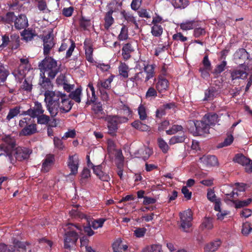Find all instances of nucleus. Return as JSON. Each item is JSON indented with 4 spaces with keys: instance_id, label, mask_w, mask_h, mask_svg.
I'll list each match as a JSON object with an SVG mask.
<instances>
[{
    "instance_id": "obj_48",
    "label": "nucleus",
    "mask_w": 252,
    "mask_h": 252,
    "mask_svg": "<svg viewBox=\"0 0 252 252\" xmlns=\"http://www.w3.org/2000/svg\"><path fill=\"white\" fill-rule=\"evenodd\" d=\"M138 112L139 118L141 120L143 121L147 119V115L145 107L143 104H140L138 108Z\"/></svg>"
},
{
    "instance_id": "obj_49",
    "label": "nucleus",
    "mask_w": 252,
    "mask_h": 252,
    "mask_svg": "<svg viewBox=\"0 0 252 252\" xmlns=\"http://www.w3.org/2000/svg\"><path fill=\"white\" fill-rule=\"evenodd\" d=\"M206 34V31L204 28H197L193 31V35L195 38H200L204 36Z\"/></svg>"
},
{
    "instance_id": "obj_63",
    "label": "nucleus",
    "mask_w": 252,
    "mask_h": 252,
    "mask_svg": "<svg viewBox=\"0 0 252 252\" xmlns=\"http://www.w3.org/2000/svg\"><path fill=\"white\" fill-rule=\"evenodd\" d=\"M234 138L232 135H228L222 143L220 144L219 147H223L230 145L233 141Z\"/></svg>"
},
{
    "instance_id": "obj_50",
    "label": "nucleus",
    "mask_w": 252,
    "mask_h": 252,
    "mask_svg": "<svg viewBox=\"0 0 252 252\" xmlns=\"http://www.w3.org/2000/svg\"><path fill=\"white\" fill-rule=\"evenodd\" d=\"M252 231L250 222L246 221L244 222L242 225V233L243 235L247 236Z\"/></svg>"
},
{
    "instance_id": "obj_28",
    "label": "nucleus",
    "mask_w": 252,
    "mask_h": 252,
    "mask_svg": "<svg viewBox=\"0 0 252 252\" xmlns=\"http://www.w3.org/2000/svg\"><path fill=\"white\" fill-rule=\"evenodd\" d=\"M40 79L39 84L44 90H48L52 88L53 84L49 78L46 77L43 74H40Z\"/></svg>"
},
{
    "instance_id": "obj_62",
    "label": "nucleus",
    "mask_w": 252,
    "mask_h": 252,
    "mask_svg": "<svg viewBox=\"0 0 252 252\" xmlns=\"http://www.w3.org/2000/svg\"><path fill=\"white\" fill-rule=\"evenodd\" d=\"M1 40L2 43L0 44V51H1L4 47H6L10 42L9 36L6 34L1 36Z\"/></svg>"
},
{
    "instance_id": "obj_5",
    "label": "nucleus",
    "mask_w": 252,
    "mask_h": 252,
    "mask_svg": "<svg viewBox=\"0 0 252 252\" xmlns=\"http://www.w3.org/2000/svg\"><path fill=\"white\" fill-rule=\"evenodd\" d=\"M20 64L15 69L12 74L16 80L21 82L26 76V73L31 68V64L28 58H21L20 59Z\"/></svg>"
},
{
    "instance_id": "obj_8",
    "label": "nucleus",
    "mask_w": 252,
    "mask_h": 252,
    "mask_svg": "<svg viewBox=\"0 0 252 252\" xmlns=\"http://www.w3.org/2000/svg\"><path fill=\"white\" fill-rule=\"evenodd\" d=\"M180 216L181 227L185 232H189L192 220V212L190 210L185 211L183 213H180Z\"/></svg>"
},
{
    "instance_id": "obj_12",
    "label": "nucleus",
    "mask_w": 252,
    "mask_h": 252,
    "mask_svg": "<svg viewBox=\"0 0 252 252\" xmlns=\"http://www.w3.org/2000/svg\"><path fill=\"white\" fill-rule=\"evenodd\" d=\"M194 125L195 126V133L197 135L202 136L209 133L210 127L203 118L201 121H195Z\"/></svg>"
},
{
    "instance_id": "obj_59",
    "label": "nucleus",
    "mask_w": 252,
    "mask_h": 252,
    "mask_svg": "<svg viewBox=\"0 0 252 252\" xmlns=\"http://www.w3.org/2000/svg\"><path fill=\"white\" fill-rule=\"evenodd\" d=\"M127 29L125 26H123L121 30L120 33L118 36V38L120 40H124L127 38Z\"/></svg>"
},
{
    "instance_id": "obj_21",
    "label": "nucleus",
    "mask_w": 252,
    "mask_h": 252,
    "mask_svg": "<svg viewBox=\"0 0 252 252\" xmlns=\"http://www.w3.org/2000/svg\"><path fill=\"white\" fill-rule=\"evenodd\" d=\"M86 92L88 96V101L89 103H94L96 102L97 97L95 93V89L93 86L92 83L90 82L88 84L86 89Z\"/></svg>"
},
{
    "instance_id": "obj_25",
    "label": "nucleus",
    "mask_w": 252,
    "mask_h": 252,
    "mask_svg": "<svg viewBox=\"0 0 252 252\" xmlns=\"http://www.w3.org/2000/svg\"><path fill=\"white\" fill-rule=\"evenodd\" d=\"M169 85L168 81L162 77H159L156 84V89L159 93H164L167 90Z\"/></svg>"
},
{
    "instance_id": "obj_4",
    "label": "nucleus",
    "mask_w": 252,
    "mask_h": 252,
    "mask_svg": "<svg viewBox=\"0 0 252 252\" xmlns=\"http://www.w3.org/2000/svg\"><path fill=\"white\" fill-rule=\"evenodd\" d=\"M111 154L113 155V160L116 167V172L118 175L122 179L124 168L125 158L122 150L116 148V145L111 141Z\"/></svg>"
},
{
    "instance_id": "obj_44",
    "label": "nucleus",
    "mask_w": 252,
    "mask_h": 252,
    "mask_svg": "<svg viewBox=\"0 0 252 252\" xmlns=\"http://www.w3.org/2000/svg\"><path fill=\"white\" fill-rule=\"evenodd\" d=\"M186 136L183 134V135H175L172 137L169 141V144L170 145H174L177 143H183L184 142L186 139Z\"/></svg>"
},
{
    "instance_id": "obj_13",
    "label": "nucleus",
    "mask_w": 252,
    "mask_h": 252,
    "mask_svg": "<svg viewBox=\"0 0 252 252\" xmlns=\"http://www.w3.org/2000/svg\"><path fill=\"white\" fill-rule=\"evenodd\" d=\"M42 39L43 41L44 54L47 55L54 45L52 33L50 32L48 33L42 38Z\"/></svg>"
},
{
    "instance_id": "obj_11",
    "label": "nucleus",
    "mask_w": 252,
    "mask_h": 252,
    "mask_svg": "<svg viewBox=\"0 0 252 252\" xmlns=\"http://www.w3.org/2000/svg\"><path fill=\"white\" fill-rule=\"evenodd\" d=\"M67 164L70 170V173L68 176L76 175L78 173V169L79 164L78 156L77 154L69 156Z\"/></svg>"
},
{
    "instance_id": "obj_17",
    "label": "nucleus",
    "mask_w": 252,
    "mask_h": 252,
    "mask_svg": "<svg viewBox=\"0 0 252 252\" xmlns=\"http://www.w3.org/2000/svg\"><path fill=\"white\" fill-rule=\"evenodd\" d=\"M14 26L16 29L21 30L28 26V21L24 14H20L15 19Z\"/></svg>"
},
{
    "instance_id": "obj_47",
    "label": "nucleus",
    "mask_w": 252,
    "mask_h": 252,
    "mask_svg": "<svg viewBox=\"0 0 252 252\" xmlns=\"http://www.w3.org/2000/svg\"><path fill=\"white\" fill-rule=\"evenodd\" d=\"M183 130V127L182 126L174 125H173L169 129L166 130V133L168 135H173L179 131H182Z\"/></svg>"
},
{
    "instance_id": "obj_36",
    "label": "nucleus",
    "mask_w": 252,
    "mask_h": 252,
    "mask_svg": "<svg viewBox=\"0 0 252 252\" xmlns=\"http://www.w3.org/2000/svg\"><path fill=\"white\" fill-rule=\"evenodd\" d=\"M195 20H187L180 24V29L183 31H188L193 29L195 27Z\"/></svg>"
},
{
    "instance_id": "obj_26",
    "label": "nucleus",
    "mask_w": 252,
    "mask_h": 252,
    "mask_svg": "<svg viewBox=\"0 0 252 252\" xmlns=\"http://www.w3.org/2000/svg\"><path fill=\"white\" fill-rule=\"evenodd\" d=\"M21 127H23V129L20 133L21 135H30L35 133L37 131L36 124L32 123L26 125L25 126Z\"/></svg>"
},
{
    "instance_id": "obj_57",
    "label": "nucleus",
    "mask_w": 252,
    "mask_h": 252,
    "mask_svg": "<svg viewBox=\"0 0 252 252\" xmlns=\"http://www.w3.org/2000/svg\"><path fill=\"white\" fill-rule=\"evenodd\" d=\"M146 230L144 227L136 228L134 231V235L137 238L143 237L145 235Z\"/></svg>"
},
{
    "instance_id": "obj_51",
    "label": "nucleus",
    "mask_w": 252,
    "mask_h": 252,
    "mask_svg": "<svg viewBox=\"0 0 252 252\" xmlns=\"http://www.w3.org/2000/svg\"><path fill=\"white\" fill-rule=\"evenodd\" d=\"M105 220H106L103 218L94 220L92 222V226L94 229L101 227Z\"/></svg>"
},
{
    "instance_id": "obj_29",
    "label": "nucleus",
    "mask_w": 252,
    "mask_h": 252,
    "mask_svg": "<svg viewBox=\"0 0 252 252\" xmlns=\"http://www.w3.org/2000/svg\"><path fill=\"white\" fill-rule=\"evenodd\" d=\"M134 51L133 47L129 43L125 44L122 48V55L125 60H128L131 57V53Z\"/></svg>"
},
{
    "instance_id": "obj_34",
    "label": "nucleus",
    "mask_w": 252,
    "mask_h": 252,
    "mask_svg": "<svg viewBox=\"0 0 252 252\" xmlns=\"http://www.w3.org/2000/svg\"><path fill=\"white\" fill-rule=\"evenodd\" d=\"M119 74L124 78H127L128 76L129 67L125 63H121L118 67Z\"/></svg>"
},
{
    "instance_id": "obj_9",
    "label": "nucleus",
    "mask_w": 252,
    "mask_h": 252,
    "mask_svg": "<svg viewBox=\"0 0 252 252\" xmlns=\"http://www.w3.org/2000/svg\"><path fill=\"white\" fill-rule=\"evenodd\" d=\"M32 153V151L28 148L19 147L14 149L13 151L12 157L14 156L15 158L19 160L22 161L28 159L30 154ZM12 159V163H13L14 159Z\"/></svg>"
},
{
    "instance_id": "obj_61",
    "label": "nucleus",
    "mask_w": 252,
    "mask_h": 252,
    "mask_svg": "<svg viewBox=\"0 0 252 252\" xmlns=\"http://www.w3.org/2000/svg\"><path fill=\"white\" fill-rule=\"evenodd\" d=\"M252 201V199L251 198H248L245 200L239 201L235 204L236 208H240L245 206H247L251 203Z\"/></svg>"
},
{
    "instance_id": "obj_18",
    "label": "nucleus",
    "mask_w": 252,
    "mask_h": 252,
    "mask_svg": "<svg viewBox=\"0 0 252 252\" xmlns=\"http://www.w3.org/2000/svg\"><path fill=\"white\" fill-rule=\"evenodd\" d=\"M55 157L54 155H47L43 161L41 170L44 172H48L53 165Z\"/></svg>"
},
{
    "instance_id": "obj_19",
    "label": "nucleus",
    "mask_w": 252,
    "mask_h": 252,
    "mask_svg": "<svg viewBox=\"0 0 252 252\" xmlns=\"http://www.w3.org/2000/svg\"><path fill=\"white\" fill-rule=\"evenodd\" d=\"M200 160L207 166H215L218 164V158L213 155H204L200 158Z\"/></svg>"
},
{
    "instance_id": "obj_20",
    "label": "nucleus",
    "mask_w": 252,
    "mask_h": 252,
    "mask_svg": "<svg viewBox=\"0 0 252 252\" xmlns=\"http://www.w3.org/2000/svg\"><path fill=\"white\" fill-rule=\"evenodd\" d=\"M128 119L125 117H119L118 116H113L111 117V131L114 130L115 132L118 128V125L122 122H126ZM116 135V134L111 131V136Z\"/></svg>"
},
{
    "instance_id": "obj_33",
    "label": "nucleus",
    "mask_w": 252,
    "mask_h": 252,
    "mask_svg": "<svg viewBox=\"0 0 252 252\" xmlns=\"http://www.w3.org/2000/svg\"><path fill=\"white\" fill-rule=\"evenodd\" d=\"M121 14L128 23H133L136 29H139V26L135 18L129 12H126L125 10L122 11Z\"/></svg>"
},
{
    "instance_id": "obj_54",
    "label": "nucleus",
    "mask_w": 252,
    "mask_h": 252,
    "mask_svg": "<svg viewBox=\"0 0 252 252\" xmlns=\"http://www.w3.org/2000/svg\"><path fill=\"white\" fill-rule=\"evenodd\" d=\"M227 63L225 61H223L220 64L216 66L214 70V73L216 74H219L224 70Z\"/></svg>"
},
{
    "instance_id": "obj_46",
    "label": "nucleus",
    "mask_w": 252,
    "mask_h": 252,
    "mask_svg": "<svg viewBox=\"0 0 252 252\" xmlns=\"http://www.w3.org/2000/svg\"><path fill=\"white\" fill-rule=\"evenodd\" d=\"M158 147L164 154L167 153L169 150V147L167 143L161 138L158 139Z\"/></svg>"
},
{
    "instance_id": "obj_52",
    "label": "nucleus",
    "mask_w": 252,
    "mask_h": 252,
    "mask_svg": "<svg viewBox=\"0 0 252 252\" xmlns=\"http://www.w3.org/2000/svg\"><path fill=\"white\" fill-rule=\"evenodd\" d=\"M37 123L41 125H45L48 123L50 121L49 116L43 114H40L39 116L37 117Z\"/></svg>"
},
{
    "instance_id": "obj_58",
    "label": "nucleus",
    "mask_w": 252,
    "mask_h": 252,
    "mask_svg": "<svg viewBox=\"0 0 252 252\" xmlns=\"http://www.w3.org/2000/svg\"><path fill=\"white\" fill-rule=\"evenodd\" d=\"M69 214L71 216L73 217H79L81 218H84L85 216L84 214H82L77 209L76 207H74L70 211H69Z\"/></svg>"
},
{
    "instance_id": "obj_37",
    "label": "nucleus",
    "mask_w": 252,
    "mask_h": 252,
    "mask_svg": "<svg viewBox=\"0 0 252 252\" xmlns=\"http://www.w3.org/2000/svg\"><path fill=\"white\" fill-rule=\"evenodd\" d=\"M213 227L214 225L213 219L207 217H206L204 219L200 225V227L202 229H205L207 230H211L213 229Z\"/></svg>"
},
{
    "instance_id": "obj_32",
    "label": "nucleus",
    "mask_w": 252,
    "mask_h": 252,
    "mask_svg": "<svg viewBox=\"0 0 252 252\" xmlns=\"http://www.w3.org/2000/svg\"><path fill=\"white\" fill-rule=\"evenodd\" d=\"M21 35L22 37V39L26 42L31 41L36 35L35 32L33 30H30L29 29L24 30L21 32Z\"/></svg>"
},
{
    "instance_id": "obj_15",
    "label": "nucleus",
    "mask_w": 252,
    "mask_h": 252,
    "mask_svg": "<svg viewBox=\"0 0 252 252\" xmlns=\"http://www.w3.org/2000/svg\"><path fill=\"white\" fill-rule=\"evenodd\" d=\"M44 110L41 103L35 101L34 103V106L28 109V113H30L31 117L32 118H36L40 114H42Z\"/></svg>"
},
{
    "instance_id": "obj_7",
    "label": "nucleus",
    "mask_w": 252,
    "mask_h": 252,
    "mask_svg": "<svg viewBox=\"0 0 252 252\" xmlns=\"http://www.w3.org/2000/svg\"><path fill=\"white\" fill-rule=\"evenodd\" d=\"M97 87L100 93L101 98L104 101L108 100L110 91V78L99 80Z\"/></svg>"
},
{
    "instance_id": "obj_41",
    "label": "nucleus",
    "mask_w": 252,
    "mask_h": 252,
    "mask_svg": "<svg viewBox=\"0 0 252 252\" xmlns=\"http://www.w3.org/2000/svg\"><path fill=\"white\" fill-rule=\"evenodd\" d=\"M21 107L20 106H16L13 108L10 109L6 116V120L9 121L12 119L18 116L20 112Z\"/></svg>"
},
{
    "instance_id": "obj_2",
    "label": "nucleus",
    "mask_w": 252,
    "mask_h": 252,
    "mask_svg": "<svg viewBox=\"0 0 252 252\" xmlns=\"http://www.w3.org/2000/svg\"><path fill=\"white\" fill-rule=\"evenodd\" d=\"M40 74L45 75L53 79L60 71V66L58 65L56 61L51 58H45L38 64Z\"/></svg>"
},
{
    "instance_id": "obj_24",
    "label": "nucleus",
    "mask_w": 252,
    "mask_h": 252,
    "mask_svg": "<svg viewBox=\"0 0 252 252\" xmlns=\"http://www.w3.org/2000/svg\"><path fill=\"white\" fill-rule=\"evenodd\" d=\"M231 78L232 80L237 79H245L247 78L248 73L246 71V70H242L240 69L236 68L231 71Z\"/></svg>"
},
{
    "instance_id": "obj_64",
    "label": "nucleus",
    "mask_w": 252,
    "mask_h": 252,
    "mask_svg": "<svg viewBox=\"0 0 252 252\" xmlns=\"http://www.w3.org/2000/svg\"><path fill=\"white\" fill-rule=\"evenodd\" d=\"M16 17L14 15V13L12 12H8L5 15V23L10 24L14 20Z\"/></svg>"
},
{
    "instance_id": "obj_1",
    "label": "nucleus",
    "mask_w": 252,
    "mask_h": 252,
    "mask_svg": "<svg viewBox=\"0 0 252 252\" xmlns=\"http://www.w3.org/2000/svg\"><path fill=\"white\" fill-rule=\"evenodd\" d=\"M46 107L52 117H55L59 112L67 113L71 109L73 103L68 97L77 103L81 100L82 89L78 88L68 96L58 91L47 90L44 94Z\"/></svg>"
},
{
    "instance_id": "obj_55",
    "label": "nucleus",
    "mask_w": 252,
    "mask_h": 252,
    "mask_svg": "<svg viewBox=\"0 0 252 252\" xmlns=\"http://www.w3.org/2000/svg\"><path fill=\"white\" fill-rule=\"evenodd\" d=\"M32 87L31 81L25 79L21 86V88L27 92H31L32 90Z\"/></svg>"
},
{
    "instance_id": "obj_53",
    "label": "nucleus",
    "mask_w": 252,
    "mask_h": 252,
    "mask_svg": "<svg viewBox=\"0 0 252 252\" xmlns=\"http://www.w3.org/2000/svg\"><path fill=\"white\" fill-rule=\"evenodd\" d=\"M172 39L174 41L184 42L188 40V38L185 36L181 32H177L172 36Z\"/></svg>"
},
{
    "instance_id": "obj_43",
    "label": "nucleus",
    "mask_w": 252,
    "mask_h": 252,
    "mask_svg": "<svg viewBox=\"0 0 252 252\" xmlns=\"http://www.w3.org/2000/svg\"><path fill=\"white\" fill-rule=\"evenodd\" d=\"M172 4L176 8H185L189 4L188 0H172Z\"/></svg>"
},
{
    "instance_id": "obj_16",
    "label": "nucleus",
    "mask_w": 252,
    "mask_h": 252,
    "mask_svg": "<svg viewBox=\"0 0 252 252\" xmlns=\"http://www.w3.org/2000/svg\"><path fill=\"white\" fill-rule=\"evenodd\" d=\"M221 244V240L220 239H216L204 246V252H215L219 249Z\"/></svg>"
},
{
    "instance_id": "obj_42",
    "label": "nucleus",
    "mask_w": 252,
    "mask_h": 252,
    "mask_svg": "<svg viewBox=\"0 0 252 252\" xmlns=\"http://www.w3.org/2000/svg\"><path fill=\"white\" fill-rule=\"evenodd\" d=\"M131 126L136 129L142 131H146L149 129V126L147 125L142 123L139 120L134 121L131 123Z\"/></svg>"
},
{
    "instance_id": "obj_31",
    "label": "nucleus",
    "mask_w": 252,
    "mask_h": 252,
    "mask_svg": "<svg viewBox=\"0 0 252 252\" xmlns=\"http://www.w3.org/2000/svg\"><path fill=\"white\" fill-rule=\"evenodd\" d=\"M205 97L203 98L204 101L212 100L216 96L217 92L216 89L214 87H209L205 91Z\"/></svg>"
},
{
    "instance_id": "obj_22",
    "label": "nucleus",
    "mask_w": 252,
    "mask_h": 252,
    "mask_svg": "<svg viewBox=\"0 0 252 252\" xmlns=\"http://www.w3.org/2000/svg\"><path fill=\"white\" fill-rule=\"evenodd\" d=\"M203 119L210 127L211 126H215L219 120L218 115L215 113L206 114Z\"/></svg>"
},
{
    "instance_id": "obj_30",
    "label": "nucleus",
    "mask_w": 252,
    "mask_h": 252,
    "mask_svg": "<svg viewBox=\"0 0 252 252\" xmlns=\"http://www.w3.org/2000/svg\"><path fill=\"white\" fill-rule=\"evenodd\" d=\"M93 169L94 173L99 177V178L103 181L108 182L109 180V176L108 174H104L102 171L101 166H93L92 167Z\"/></svg>"
},
{
    "instance_id": "obj_35",
    "label": "nucleus",
    "mask_w": 252,
    "mask_h": 252,
    "mask_svg": "<svg viewBox=\"0 0 252 252\" xmlns=\"http://www.w3.org/2000/svg\"><path fill=\"white\" fill-rule=\"evenodd\" d=\"M9 74L8 67L0 63V82H4Z\"/></svg>"
},
{
    "instance_id": "obj_39",
    "label": "nucleus",
    "mask_w": 252,
    "mask_h": 252,
    "mask_svg": "<svg viewBox=\"0 0 252 252\" xmlns=\"http://www.w3.org/2000/svg\"><path fill=\"white\" fill-rule=\"evenodd\" d=\"M233 161L245 166L246 164L249 163V158H247L242 154H237L234 158Z\"/></svg>"
},
{
    "instance_id": "obj_10",
    "label": "nucleus",
    "mask_w": 252,
    "mask_h": 252,
    "mask_svg": "<svg viewBox=\"0 0 252 252\" xmlns=\"http://www.w3.org/2000/svg\"><path fill=\"white\" fill-rule=\"evenodd\" d=\"M19 249L23 251V252H31V249L29 245L16 239L13 240V245L8 246L6 252H20Z\"/></svg>"
},
{
    "instance_id": "obj_60",
    "label": "nucleus",
    "mask_w": 252,
    "mask_h": 252,
    "mask_svg": "<svg viewBox=\"0 0 252 252\" xmlns=\"http://www.w3.org/2000/svg\"><path fill=\"white\" fill-rule=\"evenodd\" d=\"M54 144L55 147L60 150H62L64 148V146L62 139H60L57 137H54L53 139Z\"/></svg>"
},
{
    "instance_id": "obj_38",
    "label": "nucleus",
    "mask_w": 252,
    "mask_h": 252,
    "mask_svg": "<svg viewBox=\"0 0 252 252\" xmlns=\"http://www.w3.org/2000/svg\"><path fill=\"white\" fill-rule=\"evenodd\" d=\"M235 57L236 59L245 60L249 59V55L247 51L244 48H240L235 54Z\"/></svg>"
},
{
    "instance_id": "obj_40",
    "label": "nucleus",
    "mask_w": 252,
    "mask_h": 252,
    "mask_svg": "<svg viewBox=\"0 0 252 252\" xmlns=\"http://www.w3.org/2000/svg\"><path fill=\"white\" fill-rule=\"evenodd\" d=\"M163 32V28L160 25L155 24L152 27L151 33L155 37H159Z\"/></svg>"
},
{
    "instance_id": "obj_27",
    "label": "nucleus",
    "mask_w": 252,
    "mask_h": 252,
    "mask_svg": "<svg viewBox=\"0 0 252 252\" xmlns=\"http://www.w3.org/2000/svg\"><path fill=\"white\" fill-rule=\"evenodd\" d=\"M122 240L121 238H117L113 243L112 247L114 252H126L128 249V246L126 244L121 245Z\"/></svg>"
},
{
    "instance_id": "obj_23",
    "label": "nucleus",
    "mask_w": 252,
    "mask_h": 252,
    "mask_svg": "<svg viewBox=\"0 0 252 252\" xmlns=\"http://www.w3.org/2000/svg\"><path fill=\"white\" fill-rule=\"evenodd\" d=\"M84 48L86 59L90 63L94 62L93 58V48L91 41L89 39H86L84 41Z\"/></svg>"
},
{
    "instance_id": "obj_56",
    "label": "nucleus",
    "mask_w": 252,
    "mask_h": 252,
    "mask_svg": "<svg viewBox=\"0 0 252 252\" xmlns=\"http://www.w3.org/2000/svg\"><path fill=\"white\" fill-rule=\"evenodd\" d=\"M67 80L64 74H61L59 75L56 80L58 86H63L66 82Z\"/></svg>"
},
{
    "instance_id": "obj_6",
    "label": "nucleus",
    "mask_w": 252,
    "mask_h": 252,
    "mask_svg": "<svg viewBox=\"0 0 252 252\" xmlns=\"http://www.w3.org/2000/svg\"><path fill=\"white\" fill-rule=\"evenodd\" d=\"M3 140L4 143L1 145V148L3 149L4 153L0 154V156L3 155L7 157L9 161L12 163V158L13 151L15 146V140L10 135L5 136Z\"/></svg>"
},
{
    "instance_id": "obj_45",
    "label": "nucleus",
    "mask_w": 252,
    "mask_h": 252,
    "mask_svg": "<svg viewBox=\"0 0 252 252\" xmlns=\"http://www.w3.org/2000/svg\"><path fill=\"white\" fill-rule=\"evenodd\" d=\"M143 252H162L161 246L159 244H153L147 247Z\"/></svg>"
},
{
    "instance_id": "obj_3",
    "label": "nucleus",
    "mask_w": 252,
    "mask_h": 252,
    "mask_svg": "<svg viewBox=\"0 0 252 252\" xmlns=\"http://www.w3.org/2000/svg\"><path fill=\"white\" fill-rule=\"evenodd\" d=\"M64 230L66 231L64 238V247L65 249H70L71 247L75 245L78 239V235L76 230H82L81 226L72 223L66 224Z\"/></svg>"
},
{
    "instance_id": "obj_14",
    "label": "nucleus",
    "mask_w": 252,
    "mask_h": 252,
    "mask_svg": "<svg viewBox=\"0 0 252 252\" xmlns=\"http://www.w3.org/2000/svg\"><path fill=\"white\" fill-rule=\"evenodd\" d=\"M156 65L155 64H144L143 70L146 74L144 76V79L143 81L145 83H147L150 79L154 77L156 75L155 68Z\"/></svg>"
}]
</instances>
